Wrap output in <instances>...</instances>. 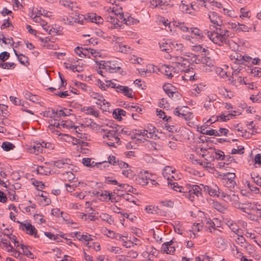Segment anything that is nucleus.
Segmentation results:
<instances>
[{
    "mask_svg": "<svg viewBox=\"0 0 261 261\" xmlns=\"http://www.w3.org/2000/svg\"><path fill=\"white\" fill-rule=\"evenodd\" d=\"M210 29L211 31L205 30L204 33L212 41L218 45L228 43L231 34L229 31L214 25L210 26Z\"/></svg>",
    "mask_w": 261,
    "mask_h": 261,
    "instance_id": "f257e3e1",
    "label": "nucleus"
},
{
    "mask_svg": "<svg viewBox=\"0 0 261 261\" xmlns=\"http://www.w3.org/2000/svg\"><path fill=\"white\" fill-rule=\"evenodd\" d=\"M203 185H187V190L185 194V197L188 198L190 201L194 200L195 196L199 197L202 196L203 191Z\"/></svg>",
    "mask_w": 261,
    "mask_h": 261,
    "instance_id": "f03ea898",
    "label": "nucleus"
},
{
    "mask_svg": "<svg viewBox=\"0 0 261 261\" xmlns=\"http://www.w3.org/2000/svg\"><path fill=\"white\" fill-rule=\"evenodd\" d=\"M172 60L175 65V67L177 69V72L180 71L189 73L190 71L189 68L190 63L188 59L180 56H174Z\"/></svg>",
    "mask_w": 261,
    "mask_h": 261,
    "instance_id": "7ed1b4c3",
    "label": "nucleus"
},
{
    "mask_svg": "<svg viewBox=\"0 0 261 261\" xmlns=\"http://www.w3.org/2000/svg\"><path fill=\"white\" fill-rule=\"evenodd\" d=\"M120 128H121V126L117 125L115 127L116 130L103 129V130L106 133V135L103 137V138L105 139L106 138H107L110 141L107 143L109 146L115 147V143H117L118 145L120 144V140L118 137V135H117V133L119 131Z\"/></svg>",
    "mask_w": 261,
    "mask_h": 261,
    "instance_id": "20e7f679",
    "label": "nucleus"
},
{
    "mask_svg": "<svg viewBox=\"0 0 261 261\" xmlns=\"http://www.w3.org/2000/svg\"><path fill=\"white\" fill-rule=\"evenodd\" d=\"M232 64L231 65V68L233 70L232 72V75L230 76L228 80L230 82L231 84L234 86H237L238 84H246L244 80L240 76H238V73L241 70L240 67H238L240 64L236 63L234 60H231Z\"/></svg>",
    "mask_w": 261,
    "mask_h": 261,
    "instance_id": "39448f33",
    "label": "nucleus"
},
{
    "mask_svg": "<svg viewBox=\"0 0 261 261\" xmlns=\"http://www.w3.org/2000/svg\"><path fill=\"white\" fill-rule=\"evenodd\" d=\"M231 60H234L236 63L240 64L241 65L244 64L245 62H251L253 64H258L260 61V59L258 58L252 59L249 56H242L241 54L236 53L230 56Z\"/></svg>",
    "mask_w": 261,
    "mask_h": 261,
    "instance_id": "423d86ee",
    "label": "nucleus"
},
{
    "mask_svg": "<svg viewBox=\"0 0 261 261\" xmlns=\"http://www.w3.org/2000/svg\"><path fill=\"white\" fill-rule=\"evenodd\" d=\"M100 68L109 70L110 72H116L120 71V70H121L119 64L115 61L104 62L102 64L100 63Z\"/></svg>",
    "mask_w": 261,
    "mask_h": 261,
    "instance_id": "0eeeda50",
    "label": "nucleus"
},
{
    "mask_svg": "<svg viewBox=\"0 0 261 261\" xmlns=\"http://www.w3.org/2000/svg\"><path fill=\"white\" fill-rule=\"evenodd\" d=\"M223 183L227 187L229 188H234L236 185V182L234 180L236 177V174L233 173L227 172L223 175Z\"/></svg>",
    "mask_w": 261,
    "mask_h": 261,
    "instance_id": "6e6552de",
    "label": "nucleus"
},
{
    "mask_svg": "<svg viewBox=\"0 0 261 261\" xmlns=\"http://www.w3.org/2000/svg\"><path fill=\"white\" fill-rule=\"evenodd\" d=\"M20 224V228L22 230H25L27 233L30 236H34L35 238H39V236L37 235V230L31 224L23 223L19 221H17Z\"/></svg>",
    "mask_w": 261,
    "mask_h": 261,
    "instance_id": "1a4fd4ad",
    "label": "nucleus"
},
{
    "mask_svg": "<svg viewBox=\"0 0 261 261\" xmlns=\"http://www.w3.org/2000/svg\"><path fill=\"white\" fill-rule=\"evenodd\" d=\"M174 114L186 120H191L193 117V113L191 112H185L182 108L177 107L174 110Z\"/></svg>",
    "mask_w": 261,
    "mask_h": 261,
    "instance_id": "9d476101",
    "label": "nucleus"
},
{
    "mask_svg": "<svg viewBox=\"0 0 261 261\" xmlns=\"http://www.w3.org/2000/svg\"><path fill=\"white\" fill-rule=\"evenodd\" d=\"M173 240L164 243L161 247L162 252L166 254H173L175 251V248L174 246H173Z\"/></svg>",
    "mask_w": 261,
    "mask_h": 261,
    "instance_id": "9b49d317",
    "label": "nucleus"
},
{
    "mask_svg": "<svg viewBox=\"0 0 261 261\" xmlns=\"http://www.w3.org/2000/svg\"><path fill=\"white\" fill-rule=\"evenodd\" d=\"M161 70L168 79H171L173 77L172 72H177V69L175 66H169L166 64L162 66Z\"/></svg>",
    "mask_w": 261,
    "mask_h": 261,
    "instance_id": "f8f14e48",
    "label": "nucleus"
},
{
    "mask_svg": "<svg viewBox=\"0 0 261 261\" xmlns=\"http://www.w3.org/2000/svg\"><path fill=\"white\" fill-rule=\"evenodd\" d=\"M201 63L205 65L208 67L205 68V71L207 72L212 71L215 69L214 62L210 57H202L201 59Z\"/></svg>",
    "mask_w": 261,
    "mask_h": 261,
    "instance_id": "ddd939ff",
    "label": "nucleus"
},
{
    "mask_svg": "<svg viewBox=\"0 0 261 261\" xmlns=\"http://www.w3.org/2000/svg\"><path fill=\"white\" fill-rule=\"evenodd\" d=\"M208 18L211 22L217 26L221 27L222 21L218 14L215 12H210L208 14Z\"/></svg>",
    "mask_w": 261,
    "mask_h": 261,
    "instance_id": "4468645a",
    "label": "nucleus"
},
{
    "mask_svg": "<svg viewBox=\"0 0 261 261\" xmlns=\"http://www.w3.org/2000/svg\"><path fill=\"white\" fill-rule=\"evenodd\" d=\"M203 192L208 194L211 196H220V192L218 187L215 186V188H212L210 187L203 185Z\"/></svg>",
    "mask_w": 261,
    "mask_h": 261,
    "instance_id": "2eb2a0df",
    "label": "nucleus"
},
{
    "mask_svg": "<svg viewBox=\"0 0 261 261\" xmlns=\"http://www.w3.org/2000/svg\"><path fill=\"white\" fill-rule=\"evenodd\" d=\"M70 160L63 159L53 162L54 165L58 168H69Z\"/></svg>",
    "mask_w": 261,
    "mask_h": 261,
    "instance_id": "dca6fc26",
    "label": "nucleus"
},
{
    "mask_svg": "<svg viewBox=\"0 0 261 261\" xmlns=\"http://www.w3.org/2000/svg\"><path fill=\"white\" fill-rule=\"evenodd\" d=\"M169 185H170L171 188L174 191L178 192L182 194V196L185 197V194L187 190V186L183 187L182 186H179L178 184L176 182H171L169 181L168 182Z\"/></svg>",
    "mask_w": 261,
    "mask_h": 261,
    "instance_id": "f3484780",
    "label": "nucleus"
},
{
    "mask_svg": "<svg viewBox=\"0 0 261 261\" xmlns=\"http://www.w3.org/2000/svg\"><path fill=\"white\" fill-rule=\"evenodd\" d=\"M169 185H170L171 188L174 191L178 192L182 194V196L185 197V194L187 190V186L183 187L182 186H179L178 184L176 182H171L169 181L168 182Z\"/></svg>",
    "mask_w": 261,
    "mask_h": 261,
    "instance_id": "a211bd4d",
    "label": "nucleus"
},
{
    "mask_svg": "<svg viewBox=\"0 0 261 261\" xmlns=\"http://www.w3.org/2000/svg\"><path fill=\"white\" fill-rule=\"evenodd\" d=\"M169 185H170L171 188L174 191L178 192L182 194V196L185 197V194L187 190V186L183 187L182 186H179L178 184L176 182H171L169 181L168 182Z\"/></svg>",
    "mask_w": 261,
    "mask_h": 261,
    "instance_id": "6ab92c4d",
    "label": "nucleus"
},
{
    "mask_svg": "<svg viewBox=\"0 0 261 261\" xmlns=\"http://www.w3.org/2000/svg\"><path fill=\"white\" fill-rule=\"evenodd\" d=\"M117 91L123 93L125 96H127L129 98L133 97L132 89L127 86L120 85L118 86Z\"/></svg>",
    "mask_w": 261,
    "mask_h": 261,
    "instance_id": "aec40b11",
    "label": "nucleus"
},
{
    "mask_svg": "<svg viewBox=\"0 0 261 261\" xmlns=\"http://www.w3.org/2000/svg\"><path fill=\"white\" fill-rule=\"evenodd\" d=\"M215 224L214 222L212 221L210 219L209 220H205V225L204 226L205 229L206 230H208L211 232H215L217 233L218 232H219L220 230L215 228Z\"/></svg>",
    "mask_w": 261,
    "mask_h": 261,
    "instance_id": "412c9836",
    "label": "nucleus"
},
{
    "mask_svg": "<svg viewBox=\"0 0 261 261\" xmlns=\"http://www.w3.org/2000/svg\"><path fill=\"white\" fill-rule=\"evenodd\" d=\"M163 89L166 93L170 97H173L174 94L175 93V88L170 84H166L163 86Z\"/></svg>",
    "mask_w": 261,
    "mask_h": 261,
    "instance_id": "4be33fe9",
    "label": "nucleus"
},
{
    "mask_svg": "<svg viewBox=\"0 0 261 261\" xmlns=\"http://www.w3.org/2000/svg\"><path fill=\"white\" fill-rule=\"evenodd\" d=\"M145 210L148 214L162 215V212L158 206L148 205L146 207Z\"/></svg>",
    "mask_w": 261,
    "mask_h": 261,
    "instance_id": "5701e85b",
    "label": "nucleus"
},
{
    "mask_svg": "<svg viewBox=\"0 0 261 261\" xmlns=\"http://www.w3.org/2000/svg\"><path fill=\"white\" fill-rule=\"evenodd\" d=\"M96 104L99 105L101 109L107 111L110 105V103L107 101L104 98L102 99H97L95 101Z\"/></svg>",
    "mask_w": 261,
    "mask_h": 261,
    "instance_id": "b1692460",
    "label": "nucleus"
},
{
    "mask_svg": "<svg viewBox=\"0 0 261 261\" xmlns=\"http://www.w3.org/2000/svg\"><path fill=\"white\" fill-rule=\"evenodd\" d=\"M119 186L122 189V190L119 189L118 190V191H125L126 192H131L133 193H135V192L136 191V189L134 188L132 186L126 184H119Z\"/></svg>",
    "mask_w": 261,
    "mask_h": 261,
    "instance_id": "393cba45",
    "label": "nucleus"
},
{
    "mask_svg": "<svg viewBox=\"0 0 261 261\" xmlns=\"http://www.w3.org/2000/svg\"><path fill=\"white\" fill-rule=\"evenodd\" d=\"M215 96H207L206 98L205 102L204 104V108L206 110H208V109L211 108L213 105L212 103V102L214 101L215 99Z\"/></svg>",
    "mask_w": 261,
    "mask_h": 261,
    "instance_id": "a878e982",
    "label": "nucleus"
},
{
    "mask_svg": "<svg viewBox=\"0 0 261 261\" xmlns=\"http://www.w3.org/2000/svg\"><path fill=\"white\" fill-rule=\"evenodd\" d=\"M61 178L64 180L72 181L74 179L75 176L72 172L66 171L61 174Z\"/></svg>",
    "mask_w": 261,
    "mask_h": 261,
    "instance_id": "bb28decb",
    "label": "nucleus"
},
{
    "mask_svg": "<svg viewBox=\"0 0 261 261\" xmlns=\"http://www.w3.org/2000/svg\"><path fill=\"white\" fill-rule=\"evenodd\" d=\"M136 179L139 184L145 186L148 184V180L149 179V178H147L146 175H139L137 177Z\"/></svg>",
    "mask_w": 261,
    "mask_h": 261,
    "instance_id": "cd10ccee",
    "label": "nucleus"
},
{
    "mask_svg": "<svg viewBox=\"0 0 261 261\" xmlns=\"http://www.w3.org/2000/svg\"><path fill=\"white\" fill-rule=\"evenodd\" d=\"M173 172V170L172 169L171 167L166 166L163 170L162 174L164 178H166L168 181H169L170 178V173Z\"/></svg>",
    "mask_w": 261,
    "mask_h": 261,
    "instance_id": "c85d7f7f",
    "label": "nucleus"
},
{
    "mask_svg": "<svg viewBox=\"0 0 261 261\" xmlns=\"http://www.w3.org/2000/svg\"><path fill=\"white\" fill-rule=\"evenodd\" d=\"M100 218L103 221H106L109 224H112L114 222V219L107 213H102L99 216Z\"/></svg>",
    "mask_w": 261,
    "mask_h": 261,
    "instance_id": "c756f323",
    "label": "nucleus"
},
{
    "mask_svg": "<svg viewBox=\"0 0 261 261\" xmlns=\"http://www.w3.org/2000/svg\"><path fill=\"white\" fill-rule=\"evenodd\" d=\"M138 22L139 21L137 19L131 17L128 14H125V20H124V23L127 25H131L135 24Z\"/></svg>",
    "mask_w": 261,
    "mask_h": 261,
    "instance_id": "7c9ffc66",
    "label": "nucleus"
},
{
    "mask_svg": "<svg viewBox=\"0 0 261 261\" xmlns=\"http://www.w3.org/2000/svg\"><path fill=\"white\" fill-rule=\"evenodd\" d=\"M160 48L162 51H164L166 53H169L171 51L172 47L171 46V44L167 42L160 43Z\"/></svg>",
    "mask_w": 261,
    "mask_h": 261,
    "instance_id": "2f4dec72",
    "label": "nucleus"
},
{
    "mask_svg": "<svg viewBox=\"0 0 261 261\" xmlns=\"http://www.w3.org/2000/svg\"><path fill=\"white\" fill-rule=\"evenodd\" d=\"M61 125L64 128L73 129V130H75L76 133H77V129L78 128V126H75L72 125V123L71 122L63 121L61 122Z\"/></svg>",
    "mask_w": 261,
    "mask_h": 261,
    "instance_id": "473e14b6",
    "label": "nucleus"
},
{
    "mask_svg": "<svg viewBox=\"0 0 261 261\" xmlns=\"http://www.w3.org/2000/svg\"><path fill=\"white\" fill-rule=\"evenodd\" d=\"M190 32L195 36L197 37L200 39H202L203 38V35L202 31L197 28H190Z\"/></svg>",
    "mask_w": 261,
    "mask_h": 261,
    "instance_id": "72a5a7b5",
    "label": "nucleus"
},
{
    "mask_svg": "<svg viewBox=\"0 0 261 261\" xmlns=\"http://www.w3.org/2000/svg\"><path fill=\"white\" fill-rule=\"evenodd\" d=\"M115 14L116 16V20H117L118 22H124V20H125V15H124L122 12H120L118 11H115Z\"/></svg>",
    "mask_w": 261,
    "mask_h": 261,
    "instance_id": "f704fd0d",
    "label": "nucleus"
},
{
    "mask_svg": "<svg viewBox=\"0 0 261 261\" xmlns=\"http://www.w3.org/2000/svg\"><path fill=\"white\" fill-rule=\"evenodd\" d=\"M21 249L23 251V253L28 257L33 258V255L32 253L29 250L28 246H25L24 244H21L20 245Z\"/></svg>",
    "mask_w": 261,
    "mask_h": 261,
    "instance_id": "c9c22d12",
    "label": "nucleus"
},
{
    "mask_svg": "<svg viewBox=\"0 0 261 261\" xmlns=\"http://www.w3.org/2000/svg\"><path fill=\"white\" fill-rule=\"evenodd\" d=\"M36 171L38 174L48 175L50 173V171L48 168L42 166H38Z\"/></svg>",
    "mask_w": 261,
    "mask_h": 261,
    "instance_id": "e433bc0d",
    "label": "nucleus"
},
{
    "mask_svg": "<svg viewBox=\"0 0 261 261\" xmlns=\"http://www.w3.org/2000/svg\"><path fill=\"white\" fill-rule=\"evenodd\" d=\"M164 5V3L162 0H152L150 2V7L152 8H160L162 9V6Z\"/></svg>",
    "mask_w": 261,
    "mask_h": 261,
    "instance_id": "4c0bfd02",
    "label": "nucleus"
},
{
    "mask_svg": "<svg viewBox=\"0 0 261 261\" xmlns=\"http://www.w3.org/2000/svg\"><path fill=\"white\" fill-rule=\"evenodd\" d=\"M24 96L27 99L32 102H37L38 101V97L37 95H33L28 91L25 92Z\"/></svg>",
    "mask_w": 261,
    "mask_h": 261,
    "instance_id": "58836bf2",
    "label": "nucleus"
},
{
    "mask_svg": "<svg viewBox=\"0 0 261 261\" xmlns=\"http://www.w3.org/2000/svg\"><path fill=\"white\" fill-rule=\"evenodd\" d=\"M214 206L215 209L221 213H224L227 208L225 206L222 205L221 203L218 201L214 202Z\"/></svg>",
    "mask_w": 261,
    "mask_h": 261,
    "instance_id": "ea45409f",
    "label": "nucleus"
},
{
    "mask_svg": "<svg viewBox=\"0 0 261 261\" xmlns=\"http://www.w3.org/2000/svg\"><path fill=\"white\" fill-rule=\"evenodd\" d=\"M14 147V145L9 142H4L2 145V148L3 149L6 151H10V150L13 149Z\"/></svg>",
    "mask_w": 261,
    "mask_h": 261,
    "instance_id": "a19ab883",
    "label": "nucleus"
},
{
    "mask_svg": "<svg viewBox=\"0 0 261 261\" xmlns=\"http://www.w3.org/2000/svg\"><path fill=\"white\" fill-rule=\"evenodd\" d=\"M205 127H204L203 126L201 127L200 132L201 134L206 135L215 136L216 133V129H211L210 130H205Z\"/></svg>",
    "mask_w": 261,
    "mask_h": 261,
    "instance_id": "79ce46f5",
    "label": "nucleus"
},
{
    "mask_svg": "<svg viewBox=\"0 0 261 261\" xmlns=\"http://www.w3.org/2000/svg\"><path fill=\"white\" fill-rule=\"evenodd\" d=\"M65 111L63 110H60L59 111H57L55 112L56 115H58L59 117L61 116H67L70 115V111L71 110L65 109ZM53 113L55 114L54 110L53 111Z\"/></svg>",
    "mask_w": 261,
    "mask_h": 261,
    "instance_id": "37998d69",
    "label": "nucleus"
},
{
    "mask_svg": "<svg viewBox=\"0 0 261 261\" xmlns=\"http://www.w3.org/2000/svg\"><path fill=\"white\" fill-rule=\"evenodd\" d=\"M122 174L129 179H132L135 175L133 172L129 167L127 168L126 170H123L122 172Z\"/></svg>",
    "mask_w": 261,
    "mask_h": 261,
    "instance_id": "c03bdc74",
    "label": "nucleus"
},
{
    "mask_svg": "<svg viewBox=\"0 0 261 261\" xmlns=\"http://www.w3.org/2000/svg\"><path fill=\"white\" fill-rule=\"evenodd\" d=\"M220 196L222 197L223 199L226 202H231V195L230 191L229 193H225L224 192H221L220 194Z\"/></svg>",
    "mask_w": 261,
    "mask_h": 261,
    "instance_id": "a18cd8bd",
    "label": "nucleus"
},
{
    "mask_svg": "<svg viewBox=\"0 0 261 261\" xmlns=\"http://www.w3.org/2000/svg\"><path fill=\"white\" fill-rule=\"evenodd\" d=\"M106 19L107 21L113 23L114 25L117 24V20H116V16L115 13L112 14H109L106 16Z\"/></svg>",
    "mask_w": 261,
    "mask_h": 261,
    "instance_id": "49530a36",
    "label": "nucleus"
},
{
    "mask_svg": "<svg viewBox=\"0 0 261 261\" xmlns=\"http://www.w3.org/2000/svg\"><path fill=\"white\" fill-rule=\"evenodd\" d=\"M60 4L64 6L65 7L68 8L70 9H72L73 8V2L67 1V0H62L60 1Z\"/></svg>",
    "mask_w": 261,
    "mask_h": 261,
    "instance_id": "de8ad7c7",
    "label": "nucleus"
},
{
    "mask_svg": "<svg viewBox=\"0 0 261 261\" xmlns=\"http://www.w3.org/2000/svg\"><path fill=\"white\" fill-rule=\"evenodd\" d=\"M117 50L120 52L126 53L128 51L129 47L126 45H123L122 44H119L118 47H117Z\"/></svg>",
    "mask_w": 261,
    "mask_h": 261,
    "instance_id": "09e8293b",
    "label": "nucleus"
},
{
    "mask_svg": "<svg viewBox=\"0 0 261 261\" xmlns=\"http://www.w3.org/2000/svg\"><path fill=\"white\" fill-rule=\"evenodd\" d=\"M214 150L216 155V156L215 157L216 159L218 160H224L225 158L224 152L219 150H216L215 149Z\"/></svg>",
    "mask_w": 261,
    "mask_h": 261,
    "instance_id": "8fccbe9b",
    "label": "nucleus"
},
{
    "mask_svg": "<svg viewBox=\"0 0 261 261\" xmlns=\"http://www.w3.org/2000/svg\"><path fill=\"white\" fill-rule=\"evenodd\" d=\"M17 58L18 61L21 64L27 66V65H26L25 63H27L29 64L28 58L25 56L20 54V55L17 57Z\"/></svg>",
    "mask_w": 261,
    "mask_h": 261,
    "instance_id": "3c124183",
    "label": "nucleus"
},
{
    "mask_svg": "<svg viewBox=\"0 0 261 261\" xmlns=\"http://www.w3.org/2000/svg\"><path fill=\"white\" fill-rule=\"evenodd\" d=\"M251 176L253 181L257 185L261 187V177L255 173L251 174Z\"/></svg>",
    "mask_w": 261,
    "mask_h": 261,
    "instance_id": "603ef678",
    "label": "nucleus"
},
{
    "mask_svg": "<svg viewBox=\"0 0 261 261\" xmlns=\"http://www.w3.org/2000/svg\"><path fill=\"white\" fill-rule=\"evenodd\" d=\"M33 150H31L34 153L37 154L38 152H42L43 150V146H42L41 143L37 144L36 145H34L32 149Z\"/></svg>",
    "mask_w": 261,
    "mask_h": 261,
    "instance_id": "864d4df0",
    "label": "nucleus"
},
{
    "mask_svg": "<svg viewBox=\"0 0 261 261\" xmlns=\"http://www.w3.org/2000/svg\"><path fill=\"white\" fill-rule=\"evenodd\" d=\"M136 135L147 136V138H151L152 136V133L151 132L148 133L147 130H138V133H136Z\"/></svg>",
    "mask_w": 261,
    "mask_h": 261,
    "instance_id": "5fc2aeb1",
    "label": "nucleus"
},
{
    "mask_svg": "<svg viewBox=\"0 0 261 261\" xmlns=\"http://www.w3.org/2000/svg\"><path fill=\"white\" fill-rule=\"evenodd\" d=\"M228 133V130L224 128H220L218 130H216L215 136H226Z\"/></svg>",
    "mask_w": 261,
    "mask_h": 261,
    "instance_id": "6e6d98bb",
    "label": "nucleus"
},
{
    "mask_svg": "<svg viewBox=\"0 0 261 261\" xmlns=\"http://www.w3.org/2000/svg\"><path fill=\"white\" fill-rule=\"evenodd\" d=\"M74 236L78 240L80 241H82L85 240H87V234H81L80 232H74L72 233Z\"/></svg>",
    "mask_w": 261,
    "mask_h": 261,
    "instance_id": "4d7b16f0",
    "label": "nucleus"
},
{
    "mask_svg": "<svg viewBox=\"0 0 261 261\" xmlns=\"http://www.w3.org/2000/svg\"><path fill=\"white\" fill-rule=\"evenodd\" d=\"M244 147L242 146L238 147V149L233 148L231 150V154H243L244 153Z\"/></svg>",
    "mask_w": 261,
    "mask_h": 261,
    "instance_id": "13d9d810",
    "label": "nucleus"
},
{
    "mask_svg": "<svg viewBox=\"0 0 261 261\" xmlns=\"http://www.w3.org/2000/svg\"><path fill=\"white\" fill-rule=\"evenodd\" d=\"M240 17L244 18V17H250V12L249 11H246L245 8H242L240 10Z\"/></svg>",
    "mask_w": 261,
    "mask_h": 261,
    "instance_id": "bf43d9fd",
    "label": "nucleus"
},
{
    "mask_svg": "<svg viewBox=\"0 0 261 261\" xmlns=\"http://www.w3.org/2000/svg\"><path fill=\"white\" fill-rule=\"evenodd\" d=\"M231 195V202H232V204L235 205L238 204L239 202V198L238 195L232 193L230 192Z\"/></svg>",
    "mask_w": 261,
    "mask_h": 261,
    "instance_id": "052dcab7",
    "label": "nucleus"
},
{
    "mask_svg": "<svg viewBox=\"0 0 261 261\" xmlns=\"http://www.w3.org/2000/svg\"><path fill=\"white\" fill-rule=\"evenodd\" d=\"M87 114L92 115L96 117L99 116V113L97 111H95L92 107H88L86 109Z\"/></svg>",
    "mask_w": 261,
    "mask_h": 261,
    "instance_id": "680f3d73",
    "label": "nucleus"
},
{
    "mask_svg": "<svg viewBox=\"0 0 261 261\" xmlns=\"http://www.w3.org/2000/svg\"><path fill=\"white\" fill-rule=\"evenodd\" d=\"M158 105L160 108L163 109L168 108L169 106V105L167 102V100L164 98H162L159 100Z\"/></svg>",
    "mask_w": 261,
    "mask_h": 261,
    "instance_id": "e2e57ef3",
    "label": "nucleus"
},
{
    "mask_svg": "<svg viewBox=\"0 0 261 261\" xmlns=\"http://www.w3.org/2000/svg\"><path fill=\"white\" fill-rule=\"evenodd\" d=\"M41 143L42 146H43V148L44 147L45 148L49 149V150H53L54 149L55 145L53 144L46 142L44 141H42Z\"/></svg>",
    "mask_w": 261,
    "mask_h": 261,
    "instance_id": "0e129e2a",
    "label": "nucleus"
},
{
    "mask_svg": "<svg viewBox=\"0 0 261 261\" xmlns=\"http://www.w3.org/2000/svg\"><path fill=\"white\" fill-rule=\"evenodd\" d=\"M106 86L107 87H111L112 88H115L116 90L118 89V86L119 85H117L116 83L111 81H106Z\"/></svg>",
    "mask_w": 261,
    "mask_h": 261,
    "instance_id": "69168bd1",
    "label": "nucleus"
},
{
    "mask_svg": "<svg viewBox=\"0 0 261 261\" xmlns=\"http://www.w3.org/2000/svg\"><path fill=\"white\" fill-rule=\"evenodd\" d=\"M75 18H74L75 20H74V21L75 22H76L77 23H83V20L84 19L85 20V18H86V16H85L84 15H82V14H78L77 15H75Z\"/></svg>",
    "mask_w": 261,
    "mask_h": 261,
    "instance_id": "338daca9",
    "label": "nucleus"
},
{
    "mask_svg": "<svg viewBox=\"0 0 261 261\" xmlns=\"http://www.w3.org/2000/svg\"><path fill=\"white\" fill-rule=\"evenodd\" d=\"M10 57V54L7 51H3L0 54V60L2 62L6 61Z\"/></svg>",
    "mask_w": 261,
    "mask_h": 261,
    "instance_id": "774afa93",
    "label": "nucleus"
}]
</instances>
